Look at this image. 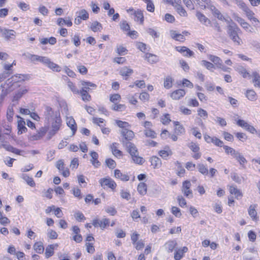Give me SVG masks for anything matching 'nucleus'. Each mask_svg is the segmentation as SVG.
I'll use <instances>...</instances> for the list:
<instances>
[{"label":"nucleus","instance_id":"nucleus-21","mask_svg":"<svg viewBox=\"0 0 260 260\" xmlns=\"http://www.w3.org/2000/svg\"><path fill=\"white\" fill-rule=\"evenodd\" d=\"M210 9L213 14V15L216 17L217 18H218L219 20H224L225 21L229 22V21L226 20L223 15L221 14L220 12L216 9V8L214 6H210Z\"/></svg>","mask_w":260,"mask_h":260},{"label":"nucleus","instance_id":"nucleus-50","mask_svg":"<svg viewBox=\"0 0 260 260\" xmlns=\"http://www.w3.org/2000/svg\"><path fill=\"white\" fill-rule=\"evenodd\" d=\"M12 65L8 64L6 63L4 64V69L7 71L5 73H3V74H5V76L6 78H7V76L6 75H9L13 73L12 72Z\"/></svg>","mask_w":260,"mask_h":260},{"label":"nucleus","instance_id":"nucleus-28","mask_svg":"<svg viewBox=\"0 0 260 260\" xmlns=\"http://www.w3.org/2000/svg\"><path fill=\"white\" fill-rule=\"evenodd\" d=\"M27 92V90L24 88H20L19 91L15 94L13 99V102L18 101L23 94Z\"/></svg>","mask_w":260,"mask_h":260},{"label":"nucleus","instance_id":"nucleus-41","mask_svg":"<svg viewBox=\"0 0 260 260\" xmlns=\"http://www.w3.org/2000/svg\"><path fill=\"white\" fill-rule=\"evenodd\" d=\"M23 56H25L27 58L30 59L31 61H39L40 56L37 55L31 54L28 53H24Z\"/></svg>","mask_w":260,"mask_h":260},{"label":"nucleus","instance_id":"nucleus-16","mask_svg":"<svg viewBox=\"0 0 260 260\" xmlns=\"http://www.w3.org/2000/svg\"><path fill=\"white\" fill-rule=\"evenodd\" d=\"M185 94V90L182 89H179L173 91L171 94V97L173 100H177L183 97Z\"/></svg>","mask_w":260,"mask_h":260},{"label":"nucleus","instance_id":"nucleus-48","mask_svg":"<svg viewBox=\"0 0 260 260\" xmlns=\"http://www.w3.org/2000/svg\"><path fill=\"white\" fill-rule=\"evenodd\" d=\"M223 149L225 150V152L226 153L229 154H230L232 155L233 157L235 156V155L236 154L237 152L238 151H236L234 149H233L232 147H230L228 146H222Z\"/></svg>","mask_w":260,"mask_h":260},{"label":"nucleus","instance_id":"nucleus-23","mask_svg":"<svg viewBox=\"0 0 260 260\" xmlns=\"http://www.w3.org/2000/svg\"><path fill=\"white\" fill-rule=\"evenodd\" d=\"M119 73L123 77H129L133 73V70L127 67H124L120 69Z\"/></svg>","mask_w":260,"mask_h":260},{"label":"nucleus","instance_id":"nucleus-5","mask_svg":"<svg viewBox=\"0 0 260 260\" xmlns=\"http://www.w3.org/2000/svg\"><path fill=\"white\" fill-rule=\"evenodd\" d=\"M110 224V220L108 218H104L101 220L94 218L92 220V224L95 228L100 227L102 230H104Z\"/></svg>","mask_w":260,"mask_h":260},{"label":"nucleus","instance_id":"nucleus-33","mask_svg":"<svg viewBox=\"0 0 260 260\" xmlns=\"http://www.w3.org/2000/svg\"><path fill=\"white\" fill-rule=\"evenodd\" d=\"M240 163V164L244 167V165L245 163L247 162L246 159L244 157V156L239 152H237L236 154L234 157Z\"/></svg>","mask_w":260,"mask_h":260},{"label":"nucleus","instance_id":"nucleus-27","mask_svg":"<svg viewBox=\"0 0 260 260\" xmlns=\"http://www.w3.org/2000/svg\"><path fill=\"white\" fill-rule=\"evenodd\" d=\"M21 178L25 181L28 185L31 187L35 186L36 184L32 178L28 176L27 174H23L21 176Z\"/></svg>","mask_w":260,"mask_h":260},{"label":"nucleus","instance_id":"nucleus-47","mask_svg":"<svg viewBox=\"0 0 260 260\" xmlns=\"http://www.w3.org/2000/svg\"><path fill=\"white\" fill-rule=\"evenodd\" d=\"M230 192L231 194H234L236 197H241L242 194L240 190L238 189L234 186H231L230 187Z\"/></svg>","mask_w":260,"mask_h":260},{"label":"nucleus","instance_id":"nucleus-42","mask_svg":"<svg viewBox=\"0 0 260 260\" xmlns=\"http://www.w3.org/2000/svg\"><path fill=\"white\" fill-rule=\"evenodd\" d=\"M13 105L9 106L7 109V117L9 121H11L14 115Z\"/></svg>","mask_w":260,"mask_h":260},{"label":"nucleus","instance_id":"nucleus-13","mask_svg":"<svg viewBox=\"0 0 260 260\" xmlns=\"http://www.w3.org/2000/svg\"><path fill=\"white\" fill-rule=\"evenodd\" d=\"M149 161L154 169L159 168L161 166V159L157 156H152L150 157Z\"/></svg>","mask_w":260,"mask_h":260},{"label":"nucleus","instance_id":"nucleus-54","mask_svg":"<svg viewBox=\"0 0 260 260\" xmlns=\"http://www.w3.org/2000/svg\"><path fill=\"white\" fill-rule=\"evenodd\" d=\"M201 63L203 66L205 67L209 70H210L212 68H214V65L213 63L206 60H202Z\"/></svg>","mask_w":260,"mask_h":260},{"label":"nucleus","instance_id":"nucleus-6","mask_svg":"<svg viewBox=\"0 0 260 260\" xmlns=\"http://www.w3.org/2000/svg\"><path fill=\"white\" fill-rule=\"evenodd\" d=\"M101 186L104 188L106 187L114 189L117 185L115 182L110 178H103L99 180Z\"/></svg>","mask_w":260,"mask_h":260},{"label":"nucleus","instance_id":"nucleus-62","mask_svg":"<svg viewBox=\"0 0 260 260\" xmlns=\"http://www.w3.org/2000/svg\"><path fill=\"white\" fill-rule=\"evenodd\" d=\"M115 122H116V123L117 124V125L119 127L123 128V129H124V128L127 127L129 126V123L127 122L122 121H121L119 120H116L115 121Z\"/></svg>","mask_w":260,"mask_h":260},{"label":"nucleus","instance_id":"nucleus-29","mask_svg":"<svg viewBox=\"0 0 260 260\" xmlns=\"http://www.w3.org/2000/svg\"><path fill=\"white\" fill-rule=\"evenodd\" d=\"M57 24L59 26L67 25L68 26L70 27L72 25L73 23L71 19L64 20L63 18H59L57 21Z\"/></svg>","mask_w":260,"mask_h":260},{"label":"nucleus","instance_id":"nucleus-36","mask_svg":"<svg viewBox=\"0 0 260 260\" xmlns=\"http://www.w3.org/2000/svg\"><path fill=\"white\" fill-rule=\"evenodd\" d=\"M79 93L84 101H89L90 100L91 96L87 93V90L82 88Z\"/></svg>","mask_w":260,"mask_h":260},{"label":"nucleus","instance_id":"nucleus-31","mask_svg":"<svg viewBox=\"0 0 260 260\" xmlns=\"http://www.w3.org/2000/svg\"><path fill=\"white\" fill-rule=\"evenodd\" d=\"M81 85L83 86L82 88H84L87 90L96 87V85L95 84L90 82L81 81Z\"/></svg>","mask_w":260,"mask_h":260},{"label":"nucleus","instance_id":"nucleus-64","mask_svg":"<svg viewBox=\"0 0 260 260\" xmlns=\"http://www.w3.org/2000/svg\"><path fill=\"white\" fill-rule=\"evenodd\" d=\"M121 96L119 94H114L110 96V100L111 102L115 104L117 101H120Z\"/></svg>","mask_w":260,"mask_h":260},{"label":"nucleus","instance_id":"nucleus-38","mask_svg":"<svg viewBox=\"0 0 260 260\" xmlns=\"http://www.w3.org/2000/svg\"><path fill=\"white\" fill-rule=\"evenodd\" d=\"M34 248L36 252L40 254L43 253L44 250L43 245L41 242H36L34 245Z\"/></svg>","mask_w":260,"mask_h":260},{"label":"nucleus","instance_id":"nucleus-1","mask_svg":"<svg viewBox=\"0 0 260 260\" xmlns=\"http://www.w3.org/2000/svg\"><path fill=\"white\" fill-rule=\"evenodd\" d=\"M23 75H19V76H15L11 78L8 79L6 82L1 85L2 88V92L0 94V107L5 98L11 92L19 86V82L23 81Z\"/></svg>","mask_w":260,"mask_h":260},{"label":"nucleus","instance_id":"nucleus-32","mask_svg":"<svg viewBox=\"0 0 260 260\" xmlns=\"http://www.w3.org/2000/svg\"><path fill=\"white\" fill-rule=\"evenodd\" d=\"M60 126L51 125L52 129L48 133L47 139L48 140L51 139V138L58 132L60 128Z\"/></svg>","mask_w":260,"mask_h":260},{"label":"nucleus","instance_id":"nucleus-35","mask_svg":"<svg viewBox=\"0 0 260 260\" xmlns=\"http://www.w3.org/2000/svg\"><path fill=\"white\" fill-rule=\"evenodd\" d=\"M252 76L254 86H258L260 85V75L257 72L255 71L252 73Z\"/></svg>","mask_w":260,"mask_h":260},{"label":"nucleus","instance_id":"nucleus-57","mask_svg":"<svg viewBox=\"0 0 260 260\" xmlns=\"http://www.w3.org/2000/svg\"><path fill=\"white\" fill-rule=\"evenodd\" d=\"M56 167L60 172L65 169V165L63 160L62 159H59L58 160L56 164Z\"/></svg>","mask_w":260,"mask_h":260},{"label":"nucleus","instance_id":"nucleus-30","mask_svg":"<svg viewBox=\"0 0 260 260\" xmlns=\"http://www.w3.org/2000/svg\"><path fill=\"white\" fill-rule=\"evenodd\" d=\"M138 191L142 196L145 195L147 192V185L144 183H140L137 187Z\"/></svg>","mask_w":260,"mask_h":260},{"label":"nucleus","instance_id":"nucleus-2","mask_svg":"<svg viewBox=\"0 0 260 260\" xmlns=\"http://www.w3.org/2000/svg\"><path fill=\"white\" fill-rule=\"evenodd\" d=\"M44 116L45 121H47L48 123H51V125H61V119L58 111H54L51 107L46 106Z\"/></svg>","mask_w":260,"mask_h":260},{"label":"nucleus","instance_id":"nucleus-60","mask_svg":"<svg viewBox=\"0 0 260 260\" xmlns=\"http://www.w3.org/2000/svg\"><path fill=\"white\" fill-rule=\"evenodd\" d=\"M189 148L194 152H198L200 150V147L198 144L191 142L188 144Z\"/></svg>","mask_w":260,"mask_h":260},{"label":"nucleus","instance_id":"nucleus-52","mask_svg":"<svg viewBox=\"0 0 260 260\" xmlns=\"http://www.w3.org/2000/svg\"><path fill=\"white\" fill-rule=\"evenodd\" d=\"M171 212L176 217H180L182 215L180 209L176 206H173L172 207Z\"/></svg>","mask_w":260,"mask_h":260},{"label":"nucleus","instance_id":"nucleus-12","mask_svg":"<svg viewBox=\"0 0 260 260\" xmlns=\"http://www.w3.org/2000/svg\"><path fill=\"white\" fill-rule=\"evenodd\" d=\"M47 129L45 127H41L37 133L31 136L32 140H38L42 138L46 134Z\"/></svg>","mask_w":260,"mask_h":260},{"label":"nucleus","instance_id":"nucleus-34","mask_svg":"<svg viewBox=\"0 0 260 260\" xmlns=\"http://www.w3.org/2000/svg\"><path fill=\"white\" fill-rule=\"evenodd\" d=\"M90 28L94 32L100 31L102 29V25L100 22L95 21L92 23Z\"/></svg>","mask_w":260,"mask_h":260},{"label":"nucleus","instance_id":"nucleus-26","mask_svg":"<svg viewBox=\"0 0 260 260\" xmlns=\"http://www.w3.org/2000/svg\"><path fill=\"white\" fill-rule=\"evenodd\" d=\"M25 122L23 120H20L18 121V134L19 135L25 133L27 131V128L25 126Z\"/></svg>","mask_w":260,"mask_h":260},{"label":"nucleus","instance_id":"nucleus-51","mask_svg":"<svg viewBox=\"0 0 260 260\" xmlns=\"http://www.w3.org/2000/svg\"><path fill=\"white\" fill-rule=\"evenodd\" d=\"M47 66L50 69L54 71H60V67L57 64L51 61V60H50L49 63H48Z\"/></svg>","mask_w":260,"mask_h":260},{"label":"nucleus","instance_id":"nucleus-59","mask_svg":"<svg viewBox=\"0 0 260 260\" xmlns=\"http://www.w3.org/2000/svg\"><path fill=\"white\" fill-rule=\"evenodd\" d=\"M105 211L112 216H114L117 213V211L114 207L108 206L105 208Z\"/></svg>","mask_w":260,"mask_h":260},{"label":"nucleus","instance_id":"nucleus-46","mask_svg":"<svg viewBox=\"0 0 260 260\" xmlns=\"http://www.w3.org/2000/svg\"><path fill=\"white\" fill-rule=\"evenodd\" d=\"M77 13H78V16L80 18V19L85 20H87L89 17V14L87 13V12L84 10H81V11L77 12Z\"/></svg>","mask_w":260,"mask_h":260},{"label":"nucleus","instance_id":"nucleus-14","mask_svg":"<svg viewBox=\"0 0 260 260\" xmlns=\"http://www.w3.org/2000/svg\"><path fill=\"white\" fill-rule=\"evenodd\" d=\"M16 32L13 29H6L4 30L3 37L6 40L15 39Z\"/></svg>","mask_w":260,"mask_h":260},{"label":"nucleus","instance_id":"nucleus-25","mask_svg":"<svg viewBox=\"0 0 260 260\" xmlns=\"http://www.w3.org/2000/svg\"><path fill=\"white\" fill-rule=\"evenodd\" d=\"M58 246L57 244H51L49 245L46 249L45 250V256L46 258H49L54 254V249L55 247Z\"/></svg>","mask_w":260,"mask_h":260},{"label":"nucleus","instance_id":"nucleus-3","mask_svg":"<svg viewBox=\"0 0 260 260\" xmlns=\"http://www.w3.org/2000/svg\"><path fill=\"white\" fill-rule=\"evenodd\" d=\"M123 146H124L127 151L130 154L133 161L138 164H142L144 159L142 157L139 156L138 150L135 144L131 142L123 141Z\"/></svg>","mask_w":260,"mask_h":260},{"label":"nucleus","instance_id":"nucleus-15","mask_svg":"<svg viewBox=\"0 0 260 260\" xmlns=\"http://www.w3.org/2000/svg\"><path fill=\"white\" fill-rule=\"evenodd\" d=\"M67 124L69 127L72 129L73 135L75 134L77 131V125L75 120L72 117H67Z\"/></svg>","mask_w":260,"mask_h":260},{"label":"nucleus","instance_id":"nucleus-10","mask_svg":"<svg viewBox=\"0 0 260 260\" xmlns=\"http://www.w3.org/2000/svg\"><path fill=\"white\" fill-rule=\"evenodd\" d=\"M177 245L175 240H170L167 241L164 245L165 249L169 253L172 252Z\"/></svg>","mask_w":260,"mask_h":260},{"label":"nucleus","instance_id":"nucleus-45","mask_svg":"<svg viewBox=\"0 0 260 260\" xmlns=\"http://www.w3.org/2000/svg\"><path fill=\"white\" fill-rule=\"evenodd\" d=\"M237 70L244 78L250 77L251 76L250 74L247 72L246 69L242 67L238 68Z\"/></svg>","mask_w":260,"mask_h":260},{"label":"nucleus","instance_id":"nucleus-44","mask_svg":"<svg viewBox=\"0 0 260 260\" xmlns=\"http://www.w3.org/2000/svg\"><path fill=\"white\" fill-rule=\"evenodd\" d=\"M173 79L171 76H167L164 81V87L167 89H170L172 86Z\"/></svg>","mask_w":260,"mask_h":260},{"label":"nucleus","instance_id":"nucleus-22","mask_svg":"<svg viewBox=\"0 0 260 260\" xmlns=\"http://www.w3.org/2000/svg\"><path fill=\"white\" fill-rule=\"evenodd\" d=\"M134 20L135 21L139 22L140 24H142L144 22V15L143 12L138 9L136 10L134 15Z\"/></svg>","mask_w":260,"mask_h":260},{"label":"nucleus","instance_id":"nucleus-40","mask_svg":"<svg viewBox=\"0 0 260 260\" xmlns=\"http://www.w3.org/2000/svg\"><path fill=\"white\" fill-rule=\"evenodd\" d=\"M175 9L176 10L177 13L181 16L186 17L187 16V13L186 11L182 7L181 5H176V8H175Z\"/></svg>","mask_w":260,"mask_h":260},{"label":"nucleus","instance_id":"nucleus-58","mask_svg":"<svg viewBox=\"0 0 260 260\" xmlns=\"http://www.w3.org/2000/svg\"><path fill=\"white\" fill-rule=\"evenodd\" d=\"M161 121L165 125L168 124L171 121L170 115L169 114L164 115L161 118Z\"/></svg>","mask_w":260,"mask_h":260},{"label":"nucleus","instance_id":"nucleus-11","mask_svg":"<svg viewBox=\"0 0 260 260\" xmlns=\"http://www.w3.org/2000/svg\"><path fill=\"white\" fill-rule=\"evenodd\" d=\"M196 15L200 22L203 24L208 26L211 24V21L202 13L197 12Z\"/></svg>","mask_w":260,"mask_h":260},{"label":"nucleus","instance_id":"nucleus-63","mask_svg":"<svg viewBox=\"0 0 260 260\" xmlns=\"http://www.w3.org/2000/svg\"><path fill=\"white\" fill-rule=\"evenodd\" d=\"M241 26L247 32L252 33L254 32V29L252 27L249 23L247 22H245L244 24H243Z\"/></svg>","mask_w":260,"mask_h":260},{"label":"nucleus","instance_id":"nucleus-43","mask_svg":"<svg viewBox=\"0 0 260 260\" xmlns=\"http://www.w3.org/2000/svg\"><path fill=\"white\" fill-rule=\"evenodd\" d=\"M171 35L173 39L178 41H183L184 40V36L180 34H177L175 31H171Z\"/></svg>","mask_w":260,"mask_h":260},{"label":"nucleus","instance_id":"nucleus-8","mask_svg":"<svg viewBox=\"0 0 260 260\" xmlns=\"http://www.w3.org/2000/svg\"><path fill=\"white\" fill-rule=\"evenodd\" d=\"M257 207V204L251 205L248 209V213L249 215L251 218L252 220L254 221H257L258 220V217L257 215V212L256 211V208Z\"/></svg>","mask_w":260,"mask_h":260},{"label":"nucleus","instance_id":"nucleus-20","mask_svg":"<svg viewBox=\"0 0 260 260\" xmlns=\"http://www.w3.org/2000/svg\"><path fill=\"white\" fill-rule=\"evenodd\" d=\"M243 11L245 12L249 20H252L254 22H258V19L254 17V13L248 7V6H247L246 8H245Z\"/></svg>","mask_w":260,"mask_h":260},{"label":"nucleus","instance_id":"nucleus-53","mask_svg":"<svg viewBox=\"0 0 260 260\" xmlns=\"http://www.w3.org/2000/svg\"><path fill=\"white\" fill-rule=\"evenodd\" d=\"M120 27L123 31H128L130 30V26L125 20H123L120 23Z\"/></svg>","mask_w":260,"mask_h":260},{"label":"nucleus","instance_id":"nucleus-19","mask_svg":"<svg viewBox=\"0 0 260 260\" xmlns=\"http://www.w3.org/2000/svg\"><path fill=\"white\" fill-rule=\"evenodd\" d=\"M145 58L150 63H156L159 61V57L157 55L149 53L145 54Z\"/></svg>","mask_w":260,"mask_h":260},{"label":"nucleus","instance_id":"nucleus-17","mask_svg":"<svg viewBox=\"0 0 260 260\" xmlns=\"http://www.w3.org/2000/svg\"><path fill=\"white\" fill-rule=\"evenodd\" d=\"M90 156L91 159L90 160L92 165L95 168H98L101 165V162L98 160L99 155L97 152L95 151H91L90 152Z\"/></svg>","mask_w":260,"mask_h":260},{"label":"nucleus","instance_id":"nucleus-49","mask_svg":"<svg viewBox=\"0 0 260 260\" xmlns=\"http://www.w3.org/2000/svg\"><path fill=\"white\" fill-rule=\"evenodd\" d=\"M144 134L147 137H150L151 138H155L156 137V133L151 129H146L144 131Z\"/></svg>","mask_w":260,"mask_h":260},{"label":"nucleus","instance_id":"nucleus-39","mask_svg":"<svg viewBox=\"0 0 260 260\" xmlns=\"http://www.w3.org/2000/svg\"><path fill=\"white\" fill-rule=\"evenodd\" d=\"M246 96L248 100L253 101L256 100V94L253 90H247Z\"/></svg>","mask_w":260,"mask_h":260},{"label":"nucleus","instance_id":"nucleus-18","mask_svg":"<svg viewBox=\"0 0 260 260\" xmlns=\"http://www.w3.org/2000/svg\"><path fill=\"white\" fill-rule=\"evenodd\" d=\"M114 176L115 178L120 179L122 181H127L129 179V176L125 174H122L120 170L116 169L114 171Z\"/></svg>","mask_w":260,"mask_h":260},{"label":"nucleus","instance_id":"nucleus-55","mask_svg":"<svg viewBox=\"0 0 260 260\" xmlns=\"http://www.w3.org/2000/svg\"><path fill=\"white\" fill-rule=\"evenodd\" d=\"M106 165L110 168V169H114L116 167V162L111 158H108L105 161Z\"/></svg>","mask_w":260,"mask_h":260},{"label":"nucleus","instance_id":"nucleus-9","mask_svg":"<svg viewBox=\"0 0 260 260\" xmlns=\"http://www.w3.org/2000/svg\"><path fill=\"white\" fill-rule=\"evenodd\" d=\"M231 21L232 22L228 26V33L230 37L234 35H238V32L240 31V28L237 26L236 24H235L234 22H233L232 20H231Z\"/></svg>","mask_w":260,"mask_h":260},{"label":"nucleus","instance_id":"nucleus-37","mask_svg":"<svg viewBox=\"0 0 260 260\" xmlns=\"http://www.w3.org/2000/svg\"><path fill=\"white\" fill-rule=\"evenodd\" d=\"M198 171L204 175H207L208 174V168L203 164H199L197 165Z\"/></svg>","mask_w":260,"mask_h":260},{"label":"nucleus","instance_id":"nucleus-7","mask_svg":"<svg viewBox=\"0 0 260 260\" xmlns=\"http://www.w3.org/2000/svg\"><path fill=\"white\" fill-rule=\"evenodd\" d=\"M121 136L123 138L121 140V142L123 144V141L130 142L134 137V133L131 130L127 128L123 129L121 131Z\"/></svg>","mask_w":260,"mask_h":260},{"label":"nucleus","instance_id":"nucleus-4","mask_svg":"<svg viewBox=\"0 0 260 260\" xmlns=\"http://www.w3.org/2000/svg\"><path fill=\"white\" fill-rule=\"evenodd\" d=\"M191 185L190 182L188 180H186L183 182L181 188V191L184 196L189 199L193 197L192 191L190 189Z\"/></svg>","mask_w":260,"mask_h":260},{"label":"nucleus","instance_id":"nucleus-24","mask_svg":"<svg viewBox=\"0 0 260 260\" xmlns=\"http://www.w3.org/2000/svg\"><path fill=\"white\" fill-rule=\"evenodd\" d=\"M208 57L209 60H210L217 66V68H218L219 66H221V64L223 63L222 60L220 59V58L217 56L209 55Z\"/></svg>","mask_w":260,"mask_h":260},{"label":"nucleus","instance_id":"nucleus-61","mask_svg":"<svg viewBox=\"0 0 260 260\" xmlns=\"http://www.w3.org/2000/svg\"><path fill=\"white\" fill-rule=\"evenodd\" d=\"M177 200L180 207H183L186 205V200L182 196H178Z\"/></svg>","mask_w":260,"mask_h":260},{"label":"nucleus","instance_id":"nucleus-56","mask_svg":"<svg viewBox=\"0 0 260 260\" xmlns=\"http://www.w3.org/2000/svg\"><path fill=\"white\" fill-rule=\"evenodd\" d=\"M47 236L51 239H56L57 238L58 234L55 231L49 229L48 230Z\"/></svg>","mask_w":260,"mask_h":260}]
</instances>
